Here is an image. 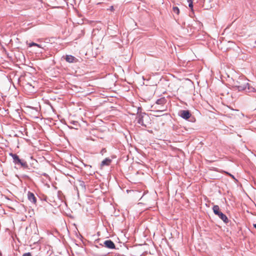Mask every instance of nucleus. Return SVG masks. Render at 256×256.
I'll return each instance as SVG.
<instances>
[{
    "label": "nucleus",
    "instance_id": "6ab92c4d",
    "mask_svg": "<svg viewBox=\"0 0 256 256\" xmlns=\"http://www.w3.org/2000/svg\"><path fill=\"white\" fill-rule=\"evenodd\" d=\"M104 151H106V149L105 148H103L102 150V152H104Z\"/></svg>",
    "mask_w": 256,
    "mask_h": 256
},
{
    "label": "nucleus",
    "instance_id": "dca6fc26",
    "mask_svg": "<svg viewBox=\"0 0 256 256\" xmlns=\"http://www.w3.org/2000/svg\"><path fill=\"white\" fill-rule=\"evenodd\" d=\"M228 174L234 179H235L234 176L230 174Z\"/></svg>",
    "mask_w": 256,
    "mask_h": 256
},
{
    "label": "nucleus",
    "instance_id": "9d476101",
    "mask_svg": "<svg viewBox=\"0 0 256 256\" xmlns=\"http://www.w3.org/2000/svg\"><path fill=\"white\" fill-rule=\"evenodd\" d=\"M166 102V100L165 98L163 97V98L158 99L156 101V103L158 104L164 105Z\"/></svg>",
    "mask_w": 256,
    "mask_h": 256
},
{
    "label": "nucleus",
    "instance_id": "0eeeda50",
    "mask_svg": "<svg viewBox=\"0 0 256 256\" xmlns=\"http://www.w3.org/2000/svg\"><path fill=\"white\" fill-rule=\"evenodd\" d=\"M28 200L30 202H32V204H36V198L32 192H28Z\"/></svg>",
    "mask_w": 256,
    "mask_h": 256
},
{
    "label": "nucleus",
    "instance_id": "423d86ee",
    "mask_svg": "<svg viewBox=\"0 0 256 256\" xmlns=\"http://www.w3.org/2000/svg\"><path fill=\"white\" fill-rule=\"evenodd\" d=\"M102 246H104V247L109 248V249H115L116 245L114 242L110 240H106L104 242L103 244H100Z\"/></svg>",
    "mask_w": 256,
    "mask_h": 256
},
{
    "label": "nucleus",
    "instance_id": "f03ea898",
    "mask_svg": "<svg viewBox=\"0 0 256 256\" xmlns=\"http://www.w3.org/2000/svg\"><path fill=\"white\" fill-rule=\"evenodd\" d=\"M10 156L12 157L13 162L16 165L18 166L20 168H22L24 170L30 169L26 162L23 159H20L18 155L16 154L10 153Z\"/></svg>",
    "mask_w": 256,
    "mask_h": 256
},
{
    "label": "nucleus",
    "instance_id": "9b49d317",
    "mask_svg": "<svg viewBox=\"0 0 256 256\" xmlns=\"http://www.w3.org/2000/svg\"><path fill=\"white\" fill-rule=\"evenodd\" d=\"M254 89L252 90H247L246 94L256 98V88L254 87Z\"/></svg>",
    "mask_w": 256,
    "mask_h": 256
},
{
    "label": "nucleus",
    "instance_id": "7ed1b4c3",
    "mask_svg": "<svg viewBox=\"0 0 256 256\" xmlns=\"http://www.w3.org/2000/svg\"><path fill=\"white\" fill-rule=\"evenodd\" d=\"M214 214L218 216L224 223L228 222V219L226 214L220 211V207L218 205H214L212 207Z\"/></svg>",
    "mask_w": 256,
    "mask_h": 256
},
{
    "label": "nucleus",
    "instance_id": "20e7f679",
    "mask_svg": "<svg viewBox=\"0 0 256 256\" xmlns=\"http://www.w3.org/2000/svg\"><path fill=\"white\" fill-rule=\"evenodd\" d=\"M141 110L140 108H138V113H137V116L136 118V119L137 120V122L140 124L142 126H144V127H146V125L144 124V116H146L148 118V116L145 113V112H140V110Z\"/></svg>",
    "mask_w": 256,
    "mask_h": 256
},
{
    "label": "nucleus",
    "instance_id": "aec40b11",
    "mask_svg": "<svg viewBox=\"0 0 256 256\" xmlns=\"http://www.w3.org/2000/svg\"><path fill=\"white\" fill-rule=\"evenodd\" d=\"M85 166H88V165L84 164Z\"/></svg>",
    "mask_w": 256,
    "mask_h": 256
},
{
    "label": "nucleus",
    "instance_id": "f3484780",
    "mask_svg": "<svg viewBox=\"0 0 256 256\" xmlns=\"http://www.w3.org/2000/svg\"><path fill=\"white\" fill-rule=\"evenodd\" d=\"M253 226L256 229V224H254Z\"/></svg>",
    "mask_w": 256,
    "mask_h": 256
},
{
    "label": "nucleus",
    "instance_id": "f8f14e48",
    "mask_svg": "<svg viewBox=\"0 0 256 256\" xmlns=\"http://www.w3.org/2000/svg\"><path fill=\"white\" fill-rule=\"evenodd\" d=\"M172 11L174 13L178 14H180V10L177 6H174L172 8Z\"/></svg>",
    "mask_w": 256,
    "mask_h": 256
},
{
    "label": "nucleus",
    "instance_id": "1a4fd4ad",
    "mask_svg": "<svg viewBox=\"0 0 256 256\" xmlns=\"http://www.w3.org/2000/svg\"><path fill=\"white\" fill-rule=\"evenodd\" d=\"M112 162V160L109 158H106L101 163L102 166H109Z\"/></svg>",
    "mask_w": 256,
    "mask_h": 256
},
{
    "label": "nucleus",
    "instance_id": "2eb2a0df",
    "mask_svg": "<svg viewBox=\"0 0 256 256\" xmlns=\"http://www.w3.org/2000/svg\"><path fill=\"white\" fill-rule=\"evenodd\" d=\"M22 256H32V254L30 252H26V253H25Z\"/></svg>",
    "mask_w": 256,
    "mask_h": 256
},
{
    "label": "nucleus",
    "instance_id": "f257e3e1",
    "mask_svg": "<svg viewBox=\"0 0 256 256\" xmlns=\"http://www.w3.org/2000/svg\"><path fill=\"white\" fill-rule=\"evenodd\" d=\"M248 80L244 76H240L237 80H234L232 83V88L234 90H237L238 92L244 91L247 92V90H252L254 86L248 82Z\"/></svg>",
    "mask_w": 256,
    "mask_h": 256
},
{
    "label": "nucleus",
    "instance_id": "6e6552de",
    "mask_svg": "<svg viewBox=\"0 0 256 256\" xmlns=\"http://www.w3.org/2000/svg\"><path fill=\"white\" fill-rule=\"evenodd\" d=\"M66 60L70 63L76 62L78 60L72 55H66L65 58Z\"/></svg>",
    "mask_w": 256,
    "mask_h": 256
},
{
    "label": "nucleus",
    "instance_id": "ddd939ff",
    "mask_svg": "<svg viewBox=\"0 0 256 256\" xmlns=\"http://www.w3.org/2000/svg\"><path fill=\"white\" fill-rule=\"evenodd\" d=\"M28 46H29V47H32V46H37L38 48H42V46L40 44H38L35 43V42H34L30 43L28 44Z\"/></svg>",
    "mask_w": 256,
    "mask_h": 256
},
{
    "label": "nucleus",
    "instance_id": "4468645a",
    "mask_svg": "<svg viewBox=\"0 0 256 256\" xmlns=\"http://www.w3.org/2000/svg\"><path fill=\"white\" fill-rule=\"evenodd\" d=\"M188 2L189 7L192 9V10H193V4L192 0H188Z\"/></svg>",
    "mask_w": 256,
    "mask_h": 256
},
{
    "label": "nucleus",
    "instance_id": "a211bd4d",
    "mask_svg": "<svg viewBox=\"0 0 256 256\" xmlns=\"http://www.w3.org/2000/svg\"><path fill=\"white\" fill-rule=\"evenodd\" d=\"M77 122H73L72 123L74 124H75L76 123H77Z\"/></svg>",
    "mask_w": 256,
    "mask_h": 256
},
{
    "label": "nucleus",
    "instance_id": "39448f33",
    "mask_svg": "<svg viewBox=\"0 0 256 256\" xmlns=\"http://www.w3.org/2000/svg\"><path fill=\"white\" fill-rule=\"evenodd\" d=\"M178 115L184 120H188L192 116V114L188 110H181L178 112Z\"/></svg>",
    "mask_w": 256,
    "mask_h": 256
}]
</instances>
